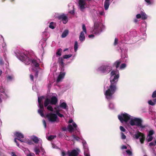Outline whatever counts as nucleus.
<instances>
[{"mask_svg": "<svg viewBox=\"0 0 156 156\" xmlns=\"http://www.w3.org/2000/svg\"><path fill=\"white\" fill-rule=\"evenodd\" d=\"M115 71H112L111 73V76L115 75L114 78L110 80L111 84L108 89L106 90L105 94L106 98L109 100L112 98L113 94L115 92L116 89V85L118 81V78L119 77V75H115ZM112 79V76L111 77Z\"/></svg>", "mask_w": 156, "mask_h": 156, "instance_id": "nucleus-1", "label": "nucleus"}, {"mask_svg": "<svg viewBox=\"0 0 156 156\" xmlns=\"http://www.w3.org/2000/svg\"><path fill=\"white\" fill-rule=\"evenodd\" d=\"M142 121L141 119L135 118L130 120V124L132 126L136 125L137 126L140 127L142 128H144L145 127V126L142 125Z\"/></svg>", "mask_w": 156, "mask_h": 156, "instance_id": "nucleus-2", "label": "nucleus"}, {"mask_svg": "<svg viewBox=\"0 0 156 156\" xmlns=\"http://www.w3.org/2000/svg\"><path fill=\"white\" fill-rule=\"evenodd\" d=\"M112 69L111 66L108 65H102L98 69V70L105 74L109 73Z\"/></svg>", "mask_w": 156, "mask_h": 156, "instance_id": "nucleus-3", "label": "nucleus"}, {"mask_svg": "<svg viewBox=\"0 0 156 156\" xmlns=\"http://www.w3.org/2000/svg\"><path fill=\"white\" fill-rule=\"evenodd\" d=\"M131 116L128 114L124 113H122L118 116V118L119 120L121 122H127L130 119Z\"/></svg>", "mask_w": 156, "mask_h": 156, "instance_id": "nucleus-4", "label": "nucleus"}, {"mask_svg": "<svg viewBox=\"0 0 156 156\" xmlns=\"http://www.w3.org/2000/svg\"><path fill=\"white\" fill-rule=\"evenodd\" d=\"M19 59L27 65L29 64L31 62L32 60L24 54H22L20 55Z\"/></svg>", "mask_w": 156, "mask_h": 156, "instance_id": "nucleus-5", "label": "nucleus"}, {"mask_svg": "<svg viewBox=\"0 0 156 156\" xmlns=\"http://www.w3.org/2000/svg\"><path fill=\"white\" fill-rule=\"evenodd\" d=\"M46 117L48 118L50 122H54L56 121L57 118V116L56 114L52 113H49L46 115Z\"/></svg>", "mask_w": 156, "mask_h": 156, "instance_id": "nucleus-6", "label": "nucleus"}, {"mask_svg": "<svg viewBox=\"0 0 156 156\" xmlns=\"http://www.w3.org/2000/svg\"><path fill=\"white\" fill-rule=\"evenodd\" d=\"M80 151V150L79 148H77L76 149H73L71 151H68L67 154L69 156H78Z\"/></svg>", "mask_w": 156, "mask_h": 156, "instance_id": "nucleus-7", "label": "nucleus"}, {"mask_svg": "<svg viewBox=\"0 0 156 156\" xmlns=\"http://www.w3.org/2000/svg\"><path fill=\"white\" fill-rule=\"evenodd\" d=\"M57 18L58 20H61L62 21L63 23L64 24H66L68 21L67 16L64 14L58 16L57 17Z\"/></svg>", "mask_w": 156, "mask_h": 156, "instance_id": "nucleus-8", "label": "nucleus"}, {"mask_svg": "<svg viewBox=\"0 0 156 156\" xmlns=\"http://www.w3.org/2000/svg\"><path fill=\"white\" fill-rule=\"evenodd\" d=\"M85 4L86 2L84 1L83 0H79L78 2V6L79 9L81 11H83V10L85 8Z\"/></svg>", "mask_w": 156, "mask_h": 156, "instance_id": "nucleus-9", "label": "nucleus"}, {"mask_svg": "<svg viewBox=\"0 0 156 156\" xmlns=\"http://www.w3.org/2000/svg\"><path fill=\"white\" fill-rule=\"evenodd\" d=\"M99 25L98 23L95 22L94 23V28L92 31L93 33L96 34H98L99 33L100 31L99 29Z\"/></svg>", "mask_w": 156, "mask_h": 156, "instance_id": "nucleus-10", "label": "nucleus"}, {"mask_svg": "<svg viewBox=\"0 0 156 156\" xmlns=\"http://www.w3.org/2000/svg\"><path fill=\"white\" fill-rule=\"evenodd\" d=\"M58 62L59 63L60 66H61L62 70V71H64V63L63 62V58L61 57L59 58Z\"/></svg>", "mask_w": 156, "mask_h": 156, "instance_id": "nucleus-11", "label": "nucleus"}, {"mask_svg": "<svg viewBox=\"0 0 156 156\" xmlns=\"http://www.w3.org/2000/svg\"><path fill=\"white\" fill-rule=\"evenodd\" d=\"M44 98V97L43 96L40 97H38V103L39 106L40 108V109H44L43 105L42 103H41V100Z\"/></svg>", "mask_w": 156, "mask_h": 156, "instance_id": "nucleus-12", "label": "nucleus"}, {"mask_svg": "<svg viewBox=\"0 0 156 156\" xmlns=\"http://www.w3.org/2000/svg\"><path fill=\"white\" fill-rule=\"evenodd\" d=\"M58 102V99L55 96H52L50 100V104L56 105Z\"/></svg>", "mask_w": 156, "mask_h": 156, "instance_id": "nucleus-13", "label": "nucleus"}, {"mask_svg": "<svg viewBox=\"0 0 156 156\" xmlns=\"http://www.w3.org/2000/svg\"><path fill=\"white\" fill-rule=\"evenodd\" d=\"M65 74V73L61 72L60 74L58 76V78L57 79V82L58 83L60 82L61 80L64 77Z\"/></svg>", "mask_w": 156, "mask_h": 156, "instance_id": "nucleus-14", "label": "nucleus"}, {"mask_svg": "<svg viewBox=\"0 0 156 156\" xmlns=\"http://www.w3.org/2000/svg\"><path fill=\"white\" fill-rule=\"evenodd\" d=\"M121 62V61L120 60H117L113 63V67H115L116 69L118 68Z\"/></svg>", "mask_w": 156, "mask_h": 156, "instance_id": "nucleus-15", "label": "nucleus"}, {"mask_svg": "<svg viewBox=\"0 0 156 156\" xmlns=\"http://www.w3.org/2000/svg\"><path fill=\"white\" fill-rule=\"evenodd\" d=\"M31 62L32 65L35 67H38L39 66V64L36 60L33 59L31 60Z\"/></svg>", "mask_w": 156, "mask_h": 156, "instance_id": "nucleus-16", "label": "nucleus"}, {"mask_svg": "<svg viewBox=\"0 0 156 156\" xmlns=\"http://www.w3.org/2000/svg\"><path fill=\"white\" fill-rule=\"evenodd\" d=\"M79 39L82 42L85 40V37L83 31H81L79 36Z\"/></svg>", "mask_w": 156, "mask_h": 156, "instance_id": "nucleus-17", "label": "nucleus"}, {"mask_svg": "<svg viewBox=\"0 0 156 156\" xmlns=\"http://www.w3.org/2000/svg\"><path fill=\"white\" fill-rule=\"evenodd\" d=\"M110 0H106L105 2L104 6L105 10L108 9L110 5L109 1Z\"/></svg>", "mask_w": 156, "mask_h": 156, "instance_id": "nucleus-18", "label": "nucleus"}, {"mask_svg": "<svg viewBox=\"0 0 156 156\" xmlns=\"http://www.w3.org/2000/svg\"><path fill=\"white\" fill-rule=\"evenodd\" d=\"M50 104V99L48 98H46L44 102V105L45 107L48 106V105Z\"/></svg>", "mask_w": 156, "mask_h": 156, "instance_id": "nucleus-19", "label": "nucleus"}, {"mask_svg": "<svg viewBox=\"0 0 156 156\" xmlns=\"http://www.w3.org/2000/svg\"><path fill=\"white\" fill-rule=\"evenodd\" d=\"M15 135L19 139L23 138L24 137L23 135L21 133L19 132H16L15 133Z\"/></svg>", "mask_w": 156, "mask_h": 156, "instance_id": "nucleus-20", "label": "nucleus"}, {"mask_svg": "<svg viewBox=\"0 0 156 156\" xmlns=\"http://www.w3.org/2000/svg\"><path fill=\"white\" fill-rule=\"evenodd\" d=\"M143 134L138 131V133L134 135L135 138L136 139H138L139 137H141Z\"/></svg>", "mask_w": 156, "mask_h": 156, "instance_id": "nucleus-21", "label": "nucleus"}, {"mask_svg": "<svg viewBox=\"0 0 156 156\" xmlns=\"http://www.w3.org/2000/svg\"><path fill=\"white\" fill-rule=\"evenodd\" d=\"M69 31L68 30H65L62 33L61 37L62 38L66 37L68 34Z\"/></svg>", "mask_w": 156, "mask_h": 156, "instance_id": "nucleus-22", "label": "nucleus"}, {"mask_svg": "<svg viewBox=\"0 0 156 156\" xmlns=\"http://www.w3.org/2000/svg\"><path fill=\"white\" fill-rule=\"evenodd\" d=\"M140 14L141 16V18L142 20H146L147 18V16L145 13L143 11H141Z\"/></svg>", "mask_w": 156, "mask_h": 156, "instance_id": "nucleus-23", "label": "nucleus"}, {"mask_svg": "<svg viewBox=\"0 0 156 156\" xmlns=\"http://www.w3.org/2000/svg\"><path fill=\"white\" fill-rule=\"evenodd\" d=\"M44 109H39L38 110V112L39 114L42 117H44V115L43 112Z\"/></svg>", "mask_w": 156, "mask_h": 156, "instance_id": "nucleus-24", "label": "nucleus"}, {"mask_svg": "<svg viewBox=\"0 0 156 156\" xmlns=\"http://www.w3.org/2000/svg\"><path fill=\"white\" fill-rule=\"evenodd\" d=\"M60 107L64 109H66L67 106L65 102H63L60 105Z\"/></svg>", "mask_w": 156, "mask_h": 156, "instance_id": "nucleus-25", "label": "nucleus"}, {"mask_svg": "<svg viewBox=\"0 0 156 156\" xmlns=\"http://www.w3.org/2000/svg\"><path fill=\"white\" fill-rule=\"evenodd\" d=\"M145 140V135L143 134L140 138V141L141 143L142 144H144Z\"/></svg>", "mask_w": 156, "mask_h": 156, "instance_id": "nucleus-26", "label": "nucleus"}, {"mask_svg": "<svg viewBox=\"0 0 156 156\" xmlns=\"http://www.w3.org/2000/svg\"><path fill=\"white\" fill-rule=\"evenodd\" d=\"M32 139V140L35 143L37 144L39 142V140L38 138L36 136L33 137Z\"/></svg>", "mask_w": 156, "mask_h": 156, "instance_id": "nucleus-27", "label": "nucleus"}, {"mask_svg": "<svg viewBox=\"0 0 156 156\" xmlns=\"http://www.w3.org/2000/svg\"><path fill=\"white\" fill-rule=\"evenodd\" d=\"M68 131L70 132H73L74 129L73 126L71 124H69L68 126Z\"/></svg>", "mask_w": 156, "mask_h": 156, "instance_id": "nucleus-28", "label": "nucleus"}, {"mask_svg": "<svg viewBox=\"0 0 156 156\" xmlns=\"http://www.w3.org/2000/svg\"><path fill=\"white\" fill-rule=\"evenodd\" d=\"M34 151L36 155H38L39 154V153L40 152V150L38 147H35L34 148Z\"/></svg>", "mask_w": 156, "mask_h": 156, "instance_id": "nucleus-29", "label": "nucleus"}, {"mask_svg": "<svg viewBox=\"0 0 156 156\" xmlns=\"http://www.w3.org/2000/svg\"><path fill=\"white\" fill-rule=\"evenodd\" d=\"M55 24L54 23V22H51L50 23L49 27L51 29H54L55 28Z\"/></svg>", "mask_w": 156, "mask_h": 156, "instance_id": "nucleus-30", "label": "nucleus"}, {"mask_svg": "<svg viewBox=\"0 0 156 156\" xmlns=\"http://www.w3.org/2000/svg\"><path fill=\"white\" fill-rule=\"evenodd\" d=\"M56 137V136L50 135L48 137V139L49 141H51L52 140L54 139Z\"/></svg>", "mask_w": 156, "mask_h": 156, "instance_id": "nucleus-31", "label": "nucleus"}, {"mask_svg": "<svg viewBox=\"0 0 156 156\" xmlns=\"http://www.w3.org/2000/svg\"><path fill=\"white\" fill-rule=\"evenodd\" d=\"M156 145V140L154 142H151L149 144V146L151 147L152 146H154Z\"/></svg>", "mask_w": 156, "mask_h": 156, "instance_id": "nucleus-32", "label": "nucleus"}, {"mask_svg": "<svg viewBox=\"0 0 156 156\" xmlns=\"http://www.w3.org/2000/svg\"><path fill=\"white\" fill-rule=\"evenodd\" d=\"M78 43L77 41H76L75 43L74 46V51L76 52L77 51L78 46Z\"/></svg>", "mask_w": 156, "mask_h": 156, "instance_id": "nucleus-33", "label": "nucleus"}, {"mask_svg": "<svg viewBox=\"0 0 156 156\" xmlns=\"http://www.w3.org/2000/svg\"><path fill=\"white\" fill-rule=\"evenodd\" d=\"M72 56V55L71 54H69V55H64L63 56V58L64 59H67L68 58H69L70 57H71Z\"/></svg>", "mask_w": 156, "mask_h": 156, "instance_id": "nucleus-34", "label": "nucleus"}, {"mask_svg": "<svg viewBox=\"0 0 156 156\" xmlns=\"http://www.w3.org/2000/svg\"><path fill=\"white\" fill-rule=\"evenodd\" d=\"M148 137H147V140L148 142H149L151 141L153 139V137L152 136H148Z\"/></svg>", "mask_w": 156, "mask_h": 156, "instance_id": "nucleus-35", "label": "nucleus"}, {"mask_svg": "<svg viewBox=\"0 0 156 156\" xmlns=\"http://www.w3.org/2000/svg\"><path fill=\"white\" fill-rule=\"evenodd\" d=\"M126 65L125 63H122L120 66V69H124L126 67Z\"/></svg>", "mask_w": 156, "mask_h": 156, "instance_id": "nucleus-36", "label": "nucleus"}, {"mask_svg": "<svg viewBox=\"0 0 156 156\" xmlns=\"http://www.w3.org/2000/svg\"><path fill=\"white\" fill-rule=\"evenodd\" d=\"M47 107V108L48 110L50 111L51 112L53 111V109L51 105H49Z\"/></svg>", "mask_w": 156, "mask_h": 156, "instance_id": "nucleus-37", "label": "nucleus"}, {"mask_svg": "<svg viewBox=\"0 0 156 156\" xmlns=\"http://www.w3.org/2000/svg\"><path fill=\"white\" fill-rule=\"evenodd\" d=\"M154 133V131L153 130H150L148 134V136H152Z\"/></svg>", "mask_w": 156, "mask_h": 156, "instance_id": "nucleus-38", "label": "nucleus"}, {"mask_svg": "<svg viewBox=\"0 0 156 156\" xmlns=\"http://www.w3.org/2000/svg\"><path fill=\"white\" fill-rule=\"evenodd\" d=\"M82 29L83 31V32H84L86 34L87 33V30L85 25L84 24H83L82 25Z\"/></svg>", "mask_w": 156, "mask_h": 156, "instance_id": "nucleus-39", "label": "nucleus"}, {"mask_svg": "<svg viewBox=\"0 0 156 156\" xmlns=\"http://www.w3.org/2000/svg\"><path fill=\"white\" fill-rule=\"evenodd\" d=\"M72 136L74 139L77 141H78L80 139V138L78 136H76L74 134Z\"/></svg>", "mask_w": 156, "mask_h": 156, "instance_id": "nucleus-40", "label": "nucleus"}, {"mask_svg": "<svg viewBox=\"0 0 156 156\" xmlns=\"http://www.w3.org/2000/svg\"><path fill=\"white\" fill-rule=\"evenodd\" d=\"M148 104L152 106L154 105H155V103L154 102H153L151 100H150L148 101Z\"/></svg>", "mask_w": 156, "mask_h": 156, "instance_id": "nucleus-41", "label": "nucleus"}, {"mask_svg": "<svg viewBox=\"0 0 156 156\" xmlns=\"http://www.w3.org/2000/svg\"><path fill=\"white\" fill-rule=\"evenodd\" d=\"M127 154L129 155H131L132 154V152L129 150H127L126 151Z\"/></svg>", "mask_w": 156, "mask_h": 156, "instance_id": "nucleus-42", "label": "nucleus"}, {"mask_svg": "<svg viewBox=\"0 0 156 156\" xmlns=\"http://www.w3.org/2000/svg\"><path fill=\"white\" fill-rule=\"evenodd\" d=\"M120 129L121 131L123 132H125L126 130L125 129L123 126H120Z\"/></svg>", "mask_w": 156, "mask_h": 156, "instance_id": "nucleus-43", "label": "nucleus"}, {"mask_svg": "<svg viewBox=\"0 0 156 156\" xmlns=\"http://www.w3.org/2000/svg\"><path fill=\"white\" fill-rule=\"evenodd\" d=\"M126 135L123 133H121V138L122 139H125L126 138Z\"/></svg>", "mask_w": 156, "mask_h": 156, "instance_id": "nucleus-44", "label": "nucleus"}, {"mask_svg": "<svg viewBox=\"0 0 156 156\" xmlns=\"http://www.w3.org/2000/svg\"><path fill=\"white\" fill-rule=\"evenodd\" d=\"M60 50H61V49H59L56 53V55H58L59 56H60L61 55V52L60 51Z\"/></svg>", "mask_w": 156, "mask_h": 156, "instance_id": "nucleus-45", "label": "nucleus"}, {"mask_svg": "<svg viewBox=\"0 0 156 156\" xmlns=\"http://www.w3.org/2000/svg\"><path fill=\"white\" fill-rule=\"evenodd\" d=\"M152 97L153 98H154L156 97V90H155L153 92Z\"/></svg>", "mask_w": 156, "mask_h": 156, "instance_id": "nucleus-46", "label": "nucleus"}, {"mask_svg": "<svg viewBox=\"0 0 156 156\" xmlns=\"http://www.w3.org/2000/svg\"><path fill=\"white\" fill-rule=\"evenodd\" d=\"M13 78V77L12 76H8L7 77V79L8 80H12Z\"/></svg>", "mask_w": 156, "mask_h": 156, "instance_id": "nucleus-47", "label": "nucleus"}, {"mask_svg": "<svg viewBox=\"0 0 156 156\" xmlns=\"http://www.w3.org/2000/svg\"><path fill=\"white\" fill-rule=\"evenodd\" d=\"M118 39L117 38H115V41L114 43V45L115 46L116 45L117 43H118Z\"/></svg>", "mask_w": 156, "mask_h": 156, "instance_id": "nucleus-48", "label": "nucleus"}, {"mask_svg": "<svg viewBox=\"0 0 156 156\" xmlns=\"http://www.w3.org/2000/svg\"><path fill=\"white\" fill-rule=\"evenodd\" d=\"M145 2H147L148 5L152 4V2H151L150 0H145Z\"/></svg>", "mask_w": 156, "mask_h": 156, "instance_id": "nucleus-49", "label": "nucleus"}, {"mask_svg": "<svg viewBox=\"0 0 156 156\" xmlns=\"http://www.w3.org/2000/svg\"><path fill=\"white\" fill-rule=\"evenodd\" d=\"M16 139L18 140H19L21 142H24V141H23L21 139H18V138H15V139H14V141L16 143H17V141L16 140Z\"/></svg>", "mask_w": 156, "mask_h": 156, "instance_id": "nucleus-50", "label": "nucleus"}, {"mask_svg": "<svg viewBox=\"0 0 156 156\" xmlns=\"http://www.w3.org/2000/svg\"><path fill=\"white\" fill-rule=\"evenodd\" d=\"M43 124L44 125V128H46V122L45 121V120H43Z\"/></svg>", "mask_w": 156, "mask_h": 156, "instance_id": "nucleus-51", "label": "nucleus"}, {"mask_svg": "<svg viewBox=\"0 0 156 156\" xmlns=\"http://www.w3.org/2000/svg\"><path fill=\"white\" fill-rule=\"evenodd\" d=\"M63 136V134L61 133H60L58 135V137L59 138H62Z\"/></svg>", "mask_w": 156, "mask_h": 156, "instance_id": "nucleus-52", "label": "nucleus"}, {"mask_svg": "<svg viewBox=\"0 0 156 156\" xmlns=\"http://www.w3.org/2000/svg\"><path fill=\"white\" fill-rule=\"evenodd\" d=\"M30 80L32 81H34V76H33V75L32 74H30Z\"/></svg>", "mask_w": 156, "mask_h": 156, "instance_id": "nucleus-53", "label": "nucleus"}, {"mask_svg": "<svg viewBox=\"0 0 156 156\" xmlns=\"http://www.w3.org/2000/svg\"><path fill=\"white\" fill-rule=\"evenodd\" d=\"M136 17L137 19H140L141 17V14H138L136 15Z\"/></svg>", "mask_w": 156, "mask_h": 156, "instance_id": "nucleus-54", "label": "nucleus"}, {"mask_svg": "<svg viewBox=\"0 0 156 156\" xmlns=\"http://www.w3.org/2000/svg\"><path fill=\"white\" fill-rule=\"evenodd\" d=\"M66 153L64 151H63L62 152V156H66Z\"/></svg>", "mask_w": 156, "mask_h": 156, "instance_id": "nucleus-55", "label": "nucleus"}, {"mask_svg": "<svg viewBox=\"0 0 156 156\" xmlns=\"http://www.w3.org/2000/svg\"><path fill=\"white\" fill-rule=\"evenodd\" d=\"M73 127L74 128H76L77 127V125L76 124V123L74 122L73 123Z\"/></svg>", "mask_w": 156, "mask_h": 156, "instance_id": "nucleus-56", "label": "nucleus"}, {"mask_svg": "<svg viewBox=\"0 0 156 156\" xmlns=\"http://www.w3.org/2000/svg\"><path fill=\"white\" fill-rule=\"evenodd\" d=\"M58 116H59V117H64V115H63L62 114H61V113H58Z\"/></svg>", "mask_w": 156, "mask_h": 156, "instance_id": "nucleus-57", "label": "nucleus"}, {"mask_svg": "<svg viewBox=\"0 0 156 156\" xmlns=\"http://www.w3.org/2000/svg\"><path fill=\"white\" fill-rule=\"evenodd\" d=\"M11 156H17L14 152H11Z\"/></svg>", "mask_w": 156, "mask_h": 156, "instance_id": "nucleus-58", "label": "nucleus"}, {"mask_svg": "<svg viewBox=\"0 0 156 156\" xmlns=\"http://www.w3.org/2000/svg\"><path fill=\"white\" fill-rule=\"evenodd\" d=\"M127 148V147L125 145H122V149H126Z\"/></svg>", "mask_w": 156, "mask_h": 156, "instance_id": "nucleus-59", "label": "nucleus"}, {"mask_svg": "<svg viewBox=\"0 0 156 156\" xmlns=\"http://www.w3.org/2000/svg\"><path fill=\"white\" fill-rule=\"evenodd\" d=\"M3 59L2 57H0V65L2 64Z\"/></svg>", "mask_w": 156, "mask_h": 156, "instance_id": "nucleus-60", "label": "nucleus"}, {"mask_svg": "<svg viewBox=\"0 0 156 156\" xmlns=\"http://www.w3.org/2000/svg\"><path fill=\"white\" fill-rule=\"evenodd\" d=\"M94 37V35L92 34H90V35H88V37H89V38H91V37Z\"/></svg>", "mask_w": 156, "mask_h": 156, "instance_id": "nucleus-61", "label": "nucleus"}, {"mask_svg": "<svg viewBox=\"0 0 156 156\" xmlns=\"http://www.w3.org/2000/svg\"><path fill=\"white\" fill-rule=\"evenodd\" d=\"M27 143L29 144H33V143L31 141H29L27 142Z\"/></svg>", "mask_w": 156, "mask_h": 156, "instance_id": "nucleus-62", "label": "nucleus"}, {"mask_svg": "<svg viewBox=\"0 0 156 156\" xmlns=\"http://www.w3.org/2000/svg\"><path fill=\"white\" fill-rule=\"evenodd\" d=\"M133 21L135 23H136L138 22V20L137 19H135Z\"/></svg>", "mask_w": 156, "mask_h": 156, "instance_id": "nucleus-63", "label": "nucleus"}, {"mask_svg": "<svg viewBox=\"0 0 156 156\" xmlns=\"http://www.w3.org/2000/svg\"><path fill=\"white\" fill-rule=\"evenodd\" d=\"M85 156H90L89 154H88L87 153H85Z\"/></svg>", "mask_w": 156, "mask_h": 156, "instance_id": "nucleus-64", "label": "nucleus"}]
</instances>
